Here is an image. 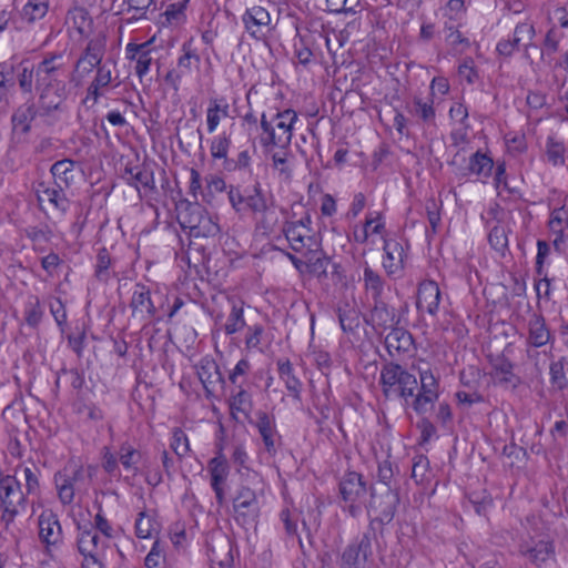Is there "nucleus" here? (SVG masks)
Returning <instances> with one entry per match:
<instances>
[{
    "label": "nucleus",
    "mask_w": 568,
    "mask_h": 568,
    "mask_svg": "<svg viewBox=\"0 0 568 568\" xmlns=\"http://www.w3.org/2000/svg\"><path fill=\"white\" fill-rule=\"evenodd\" d=\"M119 462L125 469L133 470V475L139 473L138 464L142 460V453L135 449L129 443L121 444L119 452Z\"/></svg>",
    "instance_id": "obj_32"
},
{
    "label": "nucleus",
    "mask_w": 568,
    "mask_h": 568,
    "mask_svg": "<svg viewBox=\"0 0 568 568\" xmlns=\"http://www.w3.org/2000/svg\"><path fill=\"white\" fill-rule=\"evenodd\" d=\"M64 191L65 190L59 189L54 185L52 189H47L44 191L43 200L47 199L55 209L65 212L69 206V200L67 199Z\"/></svg>",
    "instance_id": "obj_47"
},
{
    "label": "nucleus",
    "mask_w": 568,
    "mask_h": 568,
    "mask_svg": "<svg viewBox=\"0 0 568 568\" xmlns=\"http://www.w3.org/2000/svg\"><path fill=\"white\" fill-rule=\"evenodd\" d=\"M372 554V539L368 532L349 544L342 554L341 568H364Z\"/></svg>",
    "instance_id": "obj_8"
},
{
    "label": "nucleus",
    "mask_w": 568,
    "mask_h": 568,
    "mask_svg": "<svg viewBox=\"0 0 568 568\" xmlns=\"http://www.w3.org/2000/svg\"><path fill=\"white\" fill-rule=\"evenodd\" d=\"M24 501V494L16 477L0 474V506L18 508Z\"/></svg>",
    "instance_id": "obj_14"
},
{
    "label": "nucleus",
    "mask_w": 568,
    "mask_h": 568,
    "mask_svg": "<svg viewBox=\"0 0 568 568\" xmlns=\"http://www.w3.org/2000/svg\"><path fill=\"white\" fill-rule=\"evenodd\" d=\"M220 232V226L213 221L212 216L207 213L201 220L200 224L194 227L191 235L194 237H210L215 236Z\"/></svg>",
    "instance_id": "obj_44"
},
{
    "label": "nucleus",
    "mask_w": 568,
    "mask_h": 568,
    "mask_svg": "<svg viewBox=\"0 0 568 568\" xmlns=\"http://www.w3.org/2000/svg\"><path fill=\"white\" fill-rule=\"evenodd\" d=\"M384 251L386 258L384 260L383 265L389 274H393L403 265V247L394 240H385Z\"/></svg>",
    "instance_id": "obj_30"
},
{
    "label": "nucleus",
    "mask_w": 568,
    "mask_h": 568,
    "mask_svg": "<svg viewBox=\"0 0 568 568\" xmlns=\"http://www.w3.org/2000/svg\"><path fill=\"white\" fill-rule=\"evenodd\" d=\"M230 407L232 412L236 410L247 416L252 409L251 395L240 386L239 392L231 399Z\"/></svg>",
    "instance_id": "obj_45"
},
{
    "label": "nucleus",
    "mask_w": 568,
    "mask_h": 568,
    "mask_svg": "<svg viewBox=\"0 0 568 568\" xmlns=\"http://www.w3.org/2000/svg\"><path fill=\"white\" fill-rule=\"evenodd\" d=\"M244 326L245 321L243 316V302H233L231 313L229 314L226 324L224 326L225 333L227 335H232L241 331Z\"/></svg>",
    "instance_id": "obj_38"
},
{
    "label": "nucleus",
    "mask_w": 568,
    "mask_h": 568,
    "mask_svg": "<svg viewBox=\"0 0 568 568\" xmlns=\"http://www.w3.org/2000/svg\"><path fill=\"white\" fill-rule=\"evenodd\" d=\"M79 532L77 539V548L82 556L99 555V544L101 541L100 536L93 530V527L89 523L85 526H81L77 523Z\"/></svg>",
    "instance_id": "obj_21"
},
{
    "label": "nucleus",
    "mask_w": 568,
    "mask_h": 568,
    "mask_svg": "<svg viewBox=\"0 0 568 568\" xmlns=\"http://www.w3.org/2000/svg\"><path fill=\"white\" fill-rule=\"evenodd\" d=\"M399 467L385 459L378 463L377 481L369 487L377 489H389L392 491H400L398 484Z\"/></svg>",
    "instance_id": "obj_19"
},
{
    "label": "nucleus",
    "mask_w": 568,
    "mask_h": 568,
    "mask_svg": "<svg viewBox=\"0 0 568 568\" xmlns=\"http://www.w3.org/2000/svg\"><path fill=\"white\" fill-rule=\"evenodd\" d=\"M520 552L536 566H541L554 554V546L549 541L539 540L534 546H520Z\"/></svg>",
    "instance_id": "obj_26"
},
{
    "label": "nucleus",
    "mask_w": 568,
    "mask_h": 568,
    "mask_svg": "<svg viewBox=\"0 0 568 568\" xmlns=\"http://www.w3.org/2000/svg\"><path fill=\"white\" fill-rule=\"evenodd\" d=\"M125 174L130 176V184L134 185L136 189L139 184L151 190L154 189L153 171L146 165L125 168Z\"/></svg>",
    "instance_id": "obj_33"
},
{
    "label": "nucleus",
    "mask_w": 568,
    "mask_h": 568,
    "mask_svg": "<svg viewBox=\"0 0 568 568\" xmlns=\"http://www.w3.org/2000/svg\"><path fill=\"white\" fill-rule=\"evenodd\" d=\"M307 272L318 280H326L329 277L333 282L337 283L342 280L341 266L333 263L322 251L308 250L307 261L305 262Z\"/></svg>",
    "instance_id": "obj_7"
},
{
    "label": "nucleus",
    "mask_w": 568,
    "mask_h": 568,
    "mask_svg": "<svg viewBox=\"0 0 568 568\" xmlns=\"http://www.w3.org/2000/svg\"><path fill=\"white\" fill-rule=\"evenodd\" d=\"M171 447L179 457H183L189 452L187 437L181 429H175Z\"/></svg>",
    "instance_id": "obj_57"
},
{
    "label": "nucleus",
    "mask_w": 568,
    "mask_h": 568,
    "mask_svg": "<svg viewBox=\"0 0 568 568\" xmlns=\"http://www.w3.org/2000/svg\"><path fill=\"white\" fill-rule=\"evenodd\" d=\"M154 0H124V3L128 4V11H133L132 19H144L146 18V12Z\"/></svg>",
    "instance_id": "obj_56"
},
{
    "label": "nucleus",
    "mask_w": 568,
    "mask_h": 568,
    "mask_svg": "<svg viewBox=\"0 0 568 568\" xmlns=\"http://www.w3.org/2000/svg\"><path fill=\"white\" fill-rule=\"evenodd\" d=\"M339 496L347 504L348 513L355 517L361 510V503L369 491L367 483L362 474L357 471H347L341 478L338 484Z\"/></svg>",
    "instance_id": "obj_4"
},
{
    "label": "nucleus",
    "mask_w": 568,
    "mask_h": 568,
    "mask_svg": "<svg viewBox=\"0 0 568 568\" xmlns=\"http://www.w3.org/2000/svg\"><path fill=\"white\" fill-rule=\"evenodd\" d=\"M276 118L278 119L276 123L277 132H275L271 122L266 120L265 114H262L261 128L266 135L261 136V144L265 148L270 145L286 148L291 143L293 124L297 120L296 112L292 109H286L283 112H278Z\"/></svg>",
    "instance_id": "obj_3"
},
{
    "label": "nucleus",
    "mask_w": 568,
    "mask_h": 568,
    "mask_svg": "<svg viewBox=\"0 0 568 568\" xmlns=\"http://www.w3.org/2000/svg\"><path fill=\"white\" fill-rule=\"evenodd\" d=\"M338 321L345 333H353L359 326V311L346 305L337 310Z\"/></svg>",
    "instance_id": "obj_37"
},
{
    "label": "nucleus",
    "mask_w": 568,
    "mask_h": 568,
    "mask_svg": "<svg viewBox=\"0 0 568 568\" xmlns=\"http://www.w3.org/2000/svg\"><path fill=\"white\" fill-rule=\"evenodd\" d=\"M43 314L44 312L39 297L34 296L26 304L24 321L29 327L37 329L42 321Z\"/></svg>",
    "instance_id": "obj_39"
},
{
    "label": "nucleus",
    "mask_w": 568,
    "mask_h": 568,
    "mask_svg": "<svg viewBox=\"0 0 568 568\" xmlns=\"http://www.w3.org/2000/svg\"><path fill=\"white\" fill-rule=\"evenodd\" d=\"M176 220L180 226L185 230L189 229L190 233L207 213L205 209L197 202H191L186 199H181L175 204Z\"/></svg>",
    "instance_id": "obj_13"
},
{
    "label": "nucleus",
    "mask_w": 568,
    "mask_h": 568,
    "mask_svg": "<svg viewBox=\"0 0 568 568\" xmlns=\"http://www.w3.org/2000/svg\"><path fill=\"white\" fill-rule=\"evenodd\" d=\"M420 392L438 397V381L430 369L420 371Z\"/></svg>",
    "instance_id": "obj_50"
},
{
    "label": "nucleus",
    "mask_w": 568,
    "mask_h": 568,
    "mask_svg": "<svg viewBox=\"0 0 568 568\" xmlns=\"http://www.w3.org/2000/svg\"><path fill=\"white\" fill-rule=\"evenodd\" d=\"M119 457L116 458L108 447L103 448L102 468L110 475L119 470Z\"/></svg>",
    "instance_id": "obj_64"
},
{
    "label": "nucleus",
    "mask_w": 568,
    "mask_h": 568,
    "mask_svg": "<svg viewBox=\"0 0 568 568\" xmlns=\"http://www.w3.org/2000/svg\"><path fill=\"white\" fill-rule=\"evenodd\" d=\"M151 52L152 50L148 49L142 51V53L136 58L135 73L140 79H142L150 70L153 60Z\"/></svg>",
    "instance_id": "obj_59"
},
{
    "label": "nucleus",
    "mask_w": 568,
    "mask_h": 568,
    "mask_svg": "<svg viewBox=\"0 0 568 568\" xmlns=\"http://www.w3.org/2000/svg\"><path fill=\"white\" fill-rule=\"evenodd\" d=\"M62 375L73 389L80 390L83 387L84 377L78 369L62 368Z\"/></svg>",
    "instance_id": "obj_63"
},
{
    "label": "nucleus",
    "mask_w": 568,
    "mask_h": 568,
    "mask_svg": "<svg viewBox=\"0 0 568 568\" xmlns=\"http://www.w3.org/2000/svg\"><path fill=\"white\" fill-rule=\"evenodd\" d=\"M229 200L232 207L237 213L252 212L256 214L260 211L266 210V199L262 192L260 182H256L252 192L243 194L237 187L231 186L229 191Z\"/></svg>",
    "instance_id": "obj_6"
},
{
    "label": "nucleus",
    "mask_w": 568,
    "mask_h": 568,
    "mask_svg": "<svg viewBox=\"0 0 568 568\" xmlns=\"http://www.w3.org/2000/svg\"><path fill=\"white\" fill-rule=\"evenodd\" d=\"M183 54L178 60V68L182 74L190 72L193 67H199L201 58L193 47V38L182 44Z\"/></svg>",
    "instance_id": "obj_31"
},
{
    "label": "nucleus",
    "mask_w": 568,
    "mask_h": 568,
    "mask_svg": "<svg viewBox=\"0 0 568 568\" xmlns=\"http://www.w3.org/2000/svg\"><path fill=\"white\" fill-rule=\"evenodd\" d=\"M135 534L139 538H149L152 534L151 519L145 516V513H140L135 521Z\"/></svg>",
    "instance_id": "obj_61"
},
{
    "label": "nucleus",
    "mask_w": 568,
    "mask_h": 568,
    "mask_svg": "<svg viewBox=\"0 0 568 568\" xmlns=\"http://www.w3.org/2000/svg\"><path fill=\"white\" fill-rule=\"evenodd\" d=\"M61 53H48L36 68V88L42 115L61 110L68 97L67 79L69 77Z\"/></svg>",
    "instance_id": "obj_1"
},
{
    "label": "nucleus",
    "mask_w": 568,
    "mask_h": 568,
    "mask_svg": "<svg viewBox=\"0 0 568 568\" xmlns=\"http://www.w3.org/2000/svg\"><path fill=\"white\" fill-rule=\"evenodd\" d=\"M197 376L207 394L213 393L216 385H224L225 379L216 362L211 357H203L196 365Z\"/></svg>",
    "instance_id": "obj_16"
},
{
    "label": "nucleus",
    "mask_w": 568,
    "mask_h": 568,
    "mask_svg": "<svg viewBox=\"0 0 568 568\" xmlns=\"http://www.w3.org/2000/svg\"><path fill=\"white\" fill-rule=\"evenodd\" d=\"M71 14L75 29L83 34L92 23L89 12L83 8H75Z\"/></svg>",
    "instance_id": "obj_55"
},
{
    "label": "nucleus",
    "mask_w": 568,
    "mask_h": 568,
    "mask_svg": "<svg viewBox=\"0 0 568 568\" xmlns=\"http://www.w3.org/2000/svg\"><path fill=\"white\" fill-rule=\"evenodd\" d=\"M230 144H231V139L225 133L214 138V140L211 143V148H210L212 158L213 159L225 158L227 155Z\"/></svg>",
    "instance_id": "obj_53"
},
{
    "label": "nucleus",
    "mask_w": 568,
    "mask_h": 568,
    "mask_svg": "<svg viewBox=\"0 0 568 568\" xmlns=\"http://www.w3.org/2000/svg\"><path fill=\"white\" fill-rule=\"evenodd\" d=\"M64 469V474L58 473L60 478L69 479L72 486H75L78 493L87 491L88 486L91 481L92 474L87 471L82 466H78L71 470L70 474Z\"/></svg>",
    "instance_id": "obj_36"
},
{
    "label": "nucleus",
    "mask_w": 568,
    "mask_h": 568,
    "mask_svg": "<svg viewBox=\"0 0 568 568\" xmlns=\"http://www.w3.org/2000/svg\"><path fill=\"white\" fill-rule=\"evenodd\" d=\"M130 306L133 315L140 316L142 320H150L156 314V308L151 300L150 290L141 284L136 285Z\"/></svg>",
    "instance_id": "obj_17"
},
{
    "label": "nucleus",
    "mask_w": 568,
    "mask_h": 568,
    "mask_svg": "<svg viewBox=\"0 0 568 568\" xmlns=\"http://www.w3.org/2000/svg\"><path fill=\"white\" fill-rule=\"evenodd\" d=\"M38 110L33 103L18 108L12 114V125L16 132L28 134L31 130V122L36 119Z\"/></svg>",
    "instance_id": "obj_25"
},
{
    "label": "nucleus",
    "mask_w": 568,
    "mask_h": 568,
    "mask_svg": "<svg viewBox=\"0 0 568 568\" xmlns=\"http://www.w3.org/2000/svg\"><path fill=\"white\" fill-rule=\"evenodd\" d=\"M207 468L211 475V486H222L225 483L230 470L226 457L222 453V448H220L216 456L209 462Z\"/></svg>",
    "instance_id": "obj_29"
},
{
    "label": "nucleus",
    "mask_w": 568,
    "mask_h": 568,
    "mask_svg": "<svg viewBox=\"0 0 568 568\" xmlns=\"http://www.w3.org/2000/svg\"><path fill=\"white\" fill-rule=\"evenodd\" d=\"M189 0H183L181 2H174L168 6L165 12L162 17L165 18V21H162V24H179L185 19V9Z\"/></svg>",
    "instance_id": "obj_41"
},
{
    "label": "nucleus",
    "mask_w": 568,
    "mask_h": 568,
    "mask_svg": "<svg viewBox=\"0 0 568 568\" xmlns=\"http://www.w3.org/2000/svg\"><path fill=\"white\" fill-rule=\"evenodd\" d=\"M258 213L262 214L257 225L258 227H261L262 230H264V232H273L274 231V226L276 225L277 223V216L275 215V212L272 211L268 205L266 204V210L265 211H260Z\"/></svg>",
    "instance_id": "obj_60"
},
{
    "label": "nucleus",
    "mask_w": 568,
    "mask_h": 568,
    "mask_svg": "<svg viewBox=\"0 0 568 568\" xmlns=\"http://www.w3.org/2000/svg\"><path fill=\"white\" fill-rule=\"evenodd\" d=\"M39 538L49 550L51 546L62 544L63 532L58 515L51 509H44L39 518Z\"/></svg>",
    "instance_id": "obj_9"
},
{
    "label": "nucleus",
    "mask_w": 568,
    "mask_h": 568,
    "mask_svg": "<svg viewBox=\"0 0 568 568\" xmlns=\"http://www.w3.org/2000/svg\"><path fill=\"white\" fill-rule=\"evenodd\" d=\"M54 481L60 501L63 505H70L73 501L75 491H78V489L75 486L71 485L69 479L60 478L58 474L54 475Z\"/></svg>",
    "instance_id": "obj_46"
},
{
    "label": "nucleus",
    "mask_w": 568,
    "mask_h": 568,
    "mask_svg": "<svg viewBox=\"0 0 568 568\" xmlns=\"http://www.w3.org/2000/svg\"><path fill=\"white\" fill-rule=\"evenodd\" d=\"M417 387V379L414 375L406 372L402 377L399 386L396 387L394 395L403 398L414 396V392Z\"/></svg>",
    "instance_id": "obj_52"
},
{
    "label": "nucleus",
    "mask_w": 568,
    "mask_h": 568,
    "mask_svg": "<svg viewBox=\"0 0 568 568\" xmlns=\"http://www.w3.org/2000/svg\"><path fill=\"white\" fill-rule=\"evenodd\" d=\"M414 110L408 109V111L416 116H418L423 122L429 123L435 120L436 112L433 106V101L423 102L420 98L415 97L413 100Z\"/></svg>",
    "instance_id": "obj_43"
},
{
    "label": "nucleus",
    "mask_w": 568,
    "mask_h": 568,
    "mask_svg": "<svg viewBox=\"0 0 568 568\" xmlns=\"http://www.w3.org/2000/svg\"><path fill=\"white\" fill-rule=\"evenodd\" d=\"M488 242L495 251L504 254L508 247L506 227L503 225L494 226L488 234Z\"/></svg>",
    "instance_id": "obj_42"
},
{
    "label": "nucleus",
    "mask_w": 568,
    "mask_h": 568,
    "mask_svg": "<svg viewBox=\"0 0 568 568\" xmlns=\"http://www.w3.org/2000/svg\"><path fill=\"white\" fill-rule=\"evenodd\" d=\"M564 368H565L564 358H561L558 362L551 363L550 367H549L550 381L559 389H564L567 386V379L565 376Z\"/></svg>",
    "instance_id": "obj_54"
},
{
    "label": "nucleus",
    "mask_w": 568,
    "mask_h": 568,
    "mask_svg": "<svg viewBox=\"0 0 568 568\" xmlns=\"http://www.w3.org/2000/svg\"><path fill=\"white\" fill-rule=\"evenodd\" d=\"M278 374L280 378L285 383L288 393L297 400H301L302 383L294 375V369L288 359H278Z\"/></svg>",
    "instance_id": "obj_27"
},
{
    "label": "nucleus",
    "mask_w": 568,
    "mask_h": 568,
    "mask_svg": "<svg viewBox=\"0 0 568 568\" xmlns=\"http://www.w3.org/2000/svg\"><path fill=\"white\" fill-rule=\"evenodd\" d=\"M246 31L255 39H261L270 30L271 16L261 6L246 9L242 17Z\"/></svg>",
    "instance_id": "obj_11"
},
{
    "label": "nucleus",
    "mask_w": 568,
    "mask_h": 568,
    "mask_svg": "<svg viewBox=\"0 0 568 568\" xmlns=\"http://www.w3.org/2000/svg\"><path fill=\"white\" fill-rule=\"evenodd\" d=\"M286 240L290 242L292 250L295 252L301 251L306 244L304 243L305 236L298 232L297 223H290L283 229Z\"/></svg>",
    "instance_id": "obj_49"
},
{
    "label": "nucleus",
    "mask_w": 568,
    "mask_h": 568,
    "mask_svg": "<svg viewBox=\"0 0 568 568\" xmlns=\"http://www.w3.org/2000/svg\"><path fill=\"white\" fill-rule=\"evenodd\" d=\"M229 109L230 108L227 103L222 105L217 102V100H211L206 114L207 130L210 133L216 130L221 120V115L225 118L229 116Z\"/></svg>",
    "instance_id": "obj_40"
},
{
    "label": "nucleus",
    "mask_w": 568,
    "mask_h": 568,
    "mask_svg": "<svg viewBox=\"0 0 568 568\" xmlns=\"http://www.w3.org/2000/svg\"><path fill=\"white\" fill-rule=\"evenodd\" d=\"M256 427L263 439L266 452L270 455L276 454L275 437L277 432L274 424L271 422L268 415L264 412H258Z\"/></svg>",
    "instance_id": "obj_24"
},
{
    "label": "nucleus",
    "mask_w": 568,
    "mask_h": 568,
    "mask_svg": "<svg viewBox=\"0 0 568 568\" xmlns=\"http://www.w3.org/2000/svg\"><path fill=\"white\" fill-rule=\"evenodd\" d=\"M49 10L47 0H29L21 11L22 20L28 23H33L37 20L42 19Z\"/></svg>",
    "instance_id": "obj_35"
},
{
    "label": "nucleus",
    "mask_w": 568,
    "mask_h": 568,
    "mask_svg": "<svg viewBox=\"0 0 568 568\" xmlns=\"http://www.w3.org/2000/svg\"><path fill=\"white\" fill-rule=\"evenodd\" d=\"M513 369L514 364L501 355L494 359L491 375L500 385L516 388L520 384V378L514 374Z\"/></svg>",
    "instance_id": "obj_22"
},
{
    "label": "nucleus",
    "mask_w": 568,
    "mask_h": 568,
    "mask_svg": "<svg viewBox=\"0 0 568 568\" xmlns=\"http://www.w3.org/2000/svg\"><path fill=\"white\" fill-rule=\"evenodd\" d=\"M384 344L392 357L408 354L415 349L413 335L400 324L390 329L384 338Z\"/></svg>",
    "instance_id": "obj_12"
},
{
    "label": "nucleus",
    "mask_w": 568,
    "mask_h": 568,
    "mask_svg": "<svg viewBox=\"0 0 568 568\" xmlns=\"http://www.w3.org/2000/svg\"><path fill=\"white\" fill-rule=\"evenodd\" d=\"M364 281H365L366 288L373 291V300H375L376 297L381 298V294L383 291V281H382L381 276L378 275V273L374 272L369 267H365Z\"/></svg>",
    "instance_id": "obj_51"
},
{
    "label": "nucleus",
    "mask_w": 568,
    "mask_h": 568,
    "mask_svg": "<svg viewBox=\"0 0 568 568\" xmlns=\"http://www.w3.org/2000/svg\"><path fill=\"white\" fill-rule=\"evenodd\" d=\"M366 325L371 326L375 334L383 337L387 329H392L400 324L402 317L396 310L389 306L381 298L373 300V306L367 315L364 316Z\"/></svg>",
    "instance_id": "obj_5"
},
{
    "label": "nucleus",
    "mask_w": 568,
    "mask_h": 568,
    "mask_svg": "<svg viewBox=\"0 0 568 568\" xmlns=\"http://www.w3.org/2000/svg\"><path fill=\"white\" fill-rule=\"evenodd\" d=\"M103 57V44L99 40H90L82 55L78 59L74 72L81 77L89 74L95 67L99 68Z\"/></svg>",
    "instance_id": "obj_15"
},
{
    "label": "nucleus",
    "mask_w": 568,
    "mask_h": 568,
    "mask_svg": "<svg viewBox=\"0 0 568 568\" xmlns=\"http://www.w3.org/2000/svg\"><path fill=\"white\" fill-rule=\"evenodd\" d=\"M50 173L53 176V184L63 190H68L75 175V161L62 159L51 165Z\"/></svg>",
    "instance_id": "obj_20"
},
{
    "label": "nucleus",
    "mask_w": 568,
    "mask_h": 568,
    "mask_svg": "<svg viewBox=\"0 0 568 568\" xmlns=\"http://www.w3.org/2000/svg\"><path fill=\"white\" fill-rule=\"evenodd\" d=\"M468 169L470 173L488 178L494 169V161L487 154L477 151L470 156Z\"/></svg>",
    "instance_id": "obj_34"
},
{
    "label": "nucleus",
    "mask_w": 568,
    "mask_h": 568,
    "mask_svg": "<svg viewBox=\"0 0 568 568\" xmlns=\"http://www.w3.org/2000/svg\"><path fill=\"white\" fill-rule=\"evenodd\" d=\"M233 508L236 519H243V523L254 520L258 515V503L253 489L242 485L233 499Z\"/></svg>",
    "instance_id": "obj_10"
},
{
    "label": "nucleus",
    "mask_w": 568,
    "mask_h": 568,
    "mask_svg": "<svg viewBox=\"0 0 568 568\" xmlns=\"http://www.w3.org/2000/svg\"><path fill=\"white\" fill-rule=\"evenodd\" d=\"M550 332L541 315L534 314L529 321L528 343L534 347H541L549 342Z\"/></svg>",
    "instance_id": "obj_28"
},
{
    "label": "nucleus",
    "mask_w": 568,
    "mask_h": 568,
    "mask_svg": "<svg viewBox=\"0 0 568 568\" xmlns=\"http://www.w3.org/2000/svg\"><path fill=\"white\" fill-rule=\"evenodd\" d=\"M565 145L561 142L556 141L552 136L547 139V156L548 161L554 165L565 163Z\"/></svg>",
    "instance_id": "obj_48"
},
{
    "label": "nucleus",
    "mask_w": 568,
    "mask_h": 568,
    "mask_svg": "<svg viewBox=\"0 0 568 568\" xmlns=\"http://www.w3.org/2000/svg\"><path fill=\"white\" fill-rule=\"evenodd\" d=\"M440 302V290L435 281H424L418 286L417 307H426L430 315H436Z\"/></svg>",
    "instance_id": "obj_18"
},
{
    "label": "nucleus",
    "mask_w": 568,
    "mask_h": 568,
    "mask_svg": "<svg viewBox=\"0 0 568 568\" xmlns=\"http://www.w3.org/2000/svg\"><path fill=\"white\" fill-rule=\"evenodd\" d=\"M406 372L407 371H405L399 364L394 362H388L383 365L381 371V384L386 397H389L395 393L396 387L399 386L402 377Z\"/></svg>",
    "instance_id": "obj_23"
},
{
    "label": "nucleus",
    "mask_w": 568,
    "mask_h": 568,
    "mask_svg": "<svg viewBox=\"0 0 568 568\" xmlns=\"http://www.w3.org/2000/svg\"><path fill=\"white\" fill-rule=\"evenodd\" d=\"M400 503L399 491L369 487V500L366 505L368 515H374L369 526L378 523L382 526L393 521Z\"/></svg>",
    "instance_id": "obj_2"
},
{
    "label": "nucleus",
    "mask_w": 568,
    "mask_h": 568,
    "mask_svg": "<svg viewBox=\"0 0 568 568\" xmlns=\"http://www.w3.org/2000/svg\"><path fill=\"white\" fill-rule=\"evenodd\" d=\"M111 265V257L109 251L105 247L99 250L98 253V263L95 266V276L100 280L103 278L104 275L108 274V270Z\"/></svg>",
    "instance_id": "obj_58"
},
{
    "label": "nucleus",
    "mask_w": 568,
    "mask_h": 568,
    "mask_svg": "<svg viewBox=\"0 0 568 568\" xmlns=\"http://www.w3.org/2000/svg\"><path fill=\"white\" fill-rule=\"evenodd\" d=\"M438 397L419 392L413 402V408L417 414H425L428 410V405H433Z\"/></svg>",
    "instance_id": "obj_62"
}]
</instances>
